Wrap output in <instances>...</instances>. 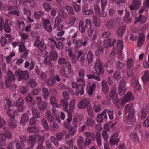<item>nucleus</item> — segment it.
<instances>
[{"mask_svg": "<svg viewBox=\"0 0 149 149\" xmlns=\"http://www.w3.org/2000/svg\"><path fill=\"white\" fill-rule=\"evenodd\" d=\"M50 57L53 60H56L58 58V55L55 51L52 52L50 53Z\"/></svg>", "mask_w": 149, "mask_h": 149, "instance_id": "052dcab7", "label": "nucleus"}, {"mask_svg": "<svg viewBox=\"0 0 149 149\" xmlns=\"http://www.w3.org/2000/svg\"><path fill=\"white\" fill-rule=\"evenodd\" d=\"M124 66V64L123 63L118 61L117 62L116 65V67L118 70L122 68Z\"/></svg>", "mask_w": 149, "mask_h": 149, "instance_id": "e2e57ef3", "label": "nucleus"}, {"mask_svg": "<svg viewBox=\"0 0 149 149\" xmlns=\"http://www.w3.org/2000/svg\"><path fill=\"white\" fill-rule=\"evenodd\" d=\"M50 102L54 106L56 107H60L61 105L58 104L57 102V101L55 97L52 96L50 97Z\"/></svg>", "mask_w": 149, "mask_h": 149, "instance_id": "cd10ccee", "label": "nucleus"}, {"mask_svg": "<svg viewBox=\"0 0 149 149\" xmlns=\"http://www.w3.org/2000/svg\"><path fill=\"white\" fill-rule=\"evenodd\" d=\"M15 74L16 76L18 77V81H21L22 79H27L29 77V74L27 71H23L21 70L16 71Z\"/></svg>", "mask_w": 149, "mask_h": 149, "instance_id": "f257e3e1", "label": "nucleus"}, {"mask_svg": "<svg viewBox=\"0 0 149 149\" xmlns=\"http://www.w3.org/2000/svg\"><path fill=\"white\" fill-rule=\"evenodd\" d=\"M84 135L86 137H90L92 141L94 140L95 134L94 133H91L89 132H85L84 133Z\"/></svg>", "mask_w": 149, "mask_h": 149, "instance_id": "79ce46f5", "label": "nucleus"}, {"mask_svg": "<svg viewBox=\"0 0 149 149\" xmlns=\"http://www.w3.org/2000/svg\"><path fill=\"white\" fill-rule=\"evenodd\" d=\"M118 133L116 132L113 134L109 140V143L111 145H117L120 141V139L118 138Z\"/></svg>", "mask_w": 149, "mask_h": 149, "instance_id": "423d86ee", "label": "nucleus"}, {"mask_svg": "<svg viewBox=\"0 0 149 149\" xmlns=\"http://www.w3.org/2000/svg\"><path fill=\"white\" fill-rule=\"evenodd\" d=\"M24 104V101L22 97H20L17 100L16 104L17 106H22Z\"/></svg>", "mask_w": 149, "mask_h": 149, "instance_id": "774afa93", "label": "nucleus"}, {"mask_svg": "<svg viewBox=\"0 0 149 149\" xmlns=\"http://www.w3.org/2000/svg\"><path fill=\"white\" fill-rule=\"evenodd\" d=\"M93 55L91 51H89L87 55V59L89 63H91L93 60Z\"/></svg>", "mask_w": 149, "mask_h": 149, "instance_id": "6e6d98bb", "label": "nucleus"}, {"mask_svg": "<svg viewBox=\"0 0 149 149\" xmlns=\"http://www.w3.org/2000/svg\"><path fill=\"white\" fill-rule=\"evenodd\" d=\"M36 135V143L38 141H40L41 143H43L45 141L44 137L39 135Z\"/></svg>", "mask_w": 149, "mask_h": 149, "instance_id": "3c124183", "label": "nucleus"}, {"mask_svg": "<svg viewBox=\"0 0 149 149\" xmlns=\"http://www.w3.org/2000/svg\"><path fill=\"white\" fill-rule=\"evenodd\" d=\"M28 132L30 133H38V129L35 127H30L27 128Z\"/></svg>", "mask_w": 149, "mask_h": 149, "instance_id": "37998d69", "label": "nucleus"}, {"mask_svg": "<svg viewBox=\"0 0 149 149\" xmlns=\"http://www.w3.org/2000/svg\"><path fill=\"white\" fill-rule=\"evenodd\" d=\"M29 120L28 115L26 113L23 114L21 116L20 123L21 125H25Z\"/></svg>", "mask_w": 149, "mask_h": 149, "instance_id": "a211bd4d", "label": "nucleus"}, {"mask_svg": "<svg viewBox=\"0 0 149 149\" xmlns=\"http://www.w3.org/2000/svg\"><path fill=\"white\" fill-rule=\"evenodd\" d=\"M77 18L74 16L70 17L69 19L68 22L65 26V29H67L74 26L76 22Z\"/></svg>", "mask_w": 149, "mask_h": 149, "instance_id": "9d476101", "label": "nucleus"}, {"mask_svg": "<svg viewBox=\"0 0 149 149\" xmlns=\"http://www.w3.org/2000/svg\"><path fill=\"white\" fill-rule=\"evenodd\" d=\"M80 88H77L74 93L75 95H78L79 93H80L81 95H82L83 94L84 90L83 86L80 84Z\"/></svg>", "mask_w": 149, "mask_h": 149, "instance_id": "a19ab883", "label": "nucleus"}, {"mask_svg": "<svg viewBox=\"0 0 149 149\" xmlns=\"http://www.w3.org/2000/svg\"><path fill=\"white\" fill-rule=\"evenodd\" d=\"M116 24V23L113 20L108 19L105 22V25L108 29L111 30L115 28Z\"/></svg>", "mask_w": 149, "mask_h": 149, "instance_id": "6e6552de", "label": "nucleus"}, {"mask_svg": "<svg viewBox=\"0 0 149 149\" xmlns=\"http://www.w3.org/2000/svg\"><path fill=\"white\" fill-rule=\"evenodd\" d=\"M41 123L45 130H48L49 127L48 122L45 118H43L42 120Z\"/></svg>", "mask_w": 149, "mask_h": 149, "instance_id": "58836bf2", "label": "nucleus"}, {"mask_svg": "<svg viewBox=\"0 0 149 149\" xmlns=\"http://www.w3.org/2000/svg\"><path fill=\"white\" fill-rule=\"evenodd\" d=\"M8 123L9 125L11 128H14L17 127V122L15 119L14 116H11Z\"/></svg>", "mask_w": 149, "mask_h": 149, "instance_id": "2eb2a0df", "label": "nucleus"}, {"mask_svg": "<svg viewBox=\"0 0 149 149\" xmlns=\"http://www.w3.org/2000/svg\"><path fill=\"white\" fill-rule=\"evenodd\" d=\"M53 77L52 76H51L49 79L46 82L47 84L49 86H52L55 83V81L54 80Z\"/></svg>", "mask_w": 149, "mask_h": 149, "instance_id": "864d4df0", "label": "nucleus"}, {"mask_svg": "<svg viewBox=\"0 0 149 149\" xmlns=\"http://www.w3.org/2000/svg\"><path fill=\"white\" fill-rule=\"evenodd\" d=\"M141 2L139 0H134L132 6L131 5V10L136 9L139 7Z\"/></svg>", "mask_w": 149, "mask_h": 149, "instance_id": "4be33fe9", "label": "nucleus"}, {"mask_svg": "<svg viewBox=\"0 0 149 149\" xmlns=\"http://www.w3.org/2000/svg\"><path fill=\"white\" fill-rule=\"evenodd\" d=\"M43 14V12L41 11L36 12L34 13V16L36 18L38 19Z\"/></svg>", "mask_w": 149, "mask_h": 149, "instance_id": "338daca9", "label": "nucleus"}, {"mask_svg": "<svg viewBox=\"0 0 149 149\" xmlns=\"http://www.w3.org/2000/svg\"><path fill=\"white\" fill-rule=\"evenodd\" d=\"M95 67L96 70V74L98 75L103 74L104 71L102 68V63L99 59H96L95 62Z\"/></svg>", "mask_w": 149, "mask_h": 149, "instance_id": "f03ea898", "label": "nucleus"}, {"mask_svg": "<svg viewBox=\"0 0 149 149\" xmlns=\"http://www.w3.org/2000/svg\"><path fill=\"white\" fill-rule=\"evenodd\" d=\"M75 141L74 138H71L70 140L67 141L66 144L70 149L72 148L73 147V143Z\"/></svg>", "mask_w": 149, "mask_h": 149, "instance_id": "49530a36", "label": "nucleus"}, {"mask_svg": "<svg viewBox=\"0 0 149 149\" xmlns=\"http://www.w3.org/2000/svg\"><path fill=\"white\" fill-rule=\"evenodd\" d=\"M43 6L44 9L47 11H49L51 9V6L47 3H45L43 4Z\"/></svg>", "mask_w": 149, "mask_h": 149, "instance_id": "69168bd1", "label": "nucleus"}, {"mask_svg": "<svg viewBox=\"0 0 149 149\" xmlns=\"http://www.w3.org/2000/svg\"><path fill=\"white\" fill-rule=\"evenodd\" d=\"M102 90L104 94H107L109 91V88L105 80H103L102 83Z\"/></svg>", "mask_w": 149, "mask_h": 149, "instance_id": "c756f323", "label": "nucleus"}, {"mask_svg": "<svg viewBox=\"0 0 149 149\" xmlns=\"http://www.w3.org/2000/svg\"><path fill=\"white\" fill-rule=\"evenodd\" d=\"M113 111L112 110H110L108 109H105L103 112L101 113V114H104L106 112L108 113L109 118L112 120L113 118Z\"/></svg>", "mask_w": 149, "mask_h": 149, "instance_id": "7c9ffc66", "label": "nucleus"}, {"mask_svg": "<svg viewBox=\"0 0 149 149\" xmlns=\"http://www.w3.org/2000/svg\"><path fill=\"white\" fill-rule=\"evenodd\" d=\"M31 111L33 117L34 118L37 119L40 118V114L36 109L33 108L31 109Z\"/></svg>", "mask_w": 149, "mask_h": 149, "instance_id": "5701e85b", "label": "nucleus"}, {"mask_svg": "<svg viewBox=\"0 0 149 149\" xmlns=\"http://www.w3.org/2000/svg\"><path fill=\"white\" fill-rule=\"evenodd\" d=\"M68 100L64 99H62L60 101V104L63 106L64 109L66 111V110L69 104Z\"/></svg>", "mask_w": 149, "mask_h": 149, "instance_id": "c9c22d12", "label": "nucleus"}, {"mask_svg": "<svg viewBox=\"0 0 149 149\" xmlns=\"http://www.w3.org/2000/svg\"><path fill=\"white\" fill-rule=\"evenodd\" d=\"M18 45L19 47V51L20 52L22 53L26 51V48L24 47V43L19 42L18 43Z\"/></svg>", "mask_w": 149, "mask_h": 149, "instance_id": "8fccbe9b", "label": "nucleus"}, {"mask_svg": "<svg viewBox=\"0 0 149 149\" xmlns=\"http://www.w3.org/2000/svg\"><path fill=\"white\" fill-rule=\"evenodd\" d=\"M47 105V103L45 102H42L38 103V107L39 110H45L46 109Z\"/></svg>", "mask_w": 149, "mask_h": 149, "instance_id": "412c9836", "label": "nucleus"}, {"mask_svg": "<svg viewBox=\"0 0 149 149\" xmlns=\"http://www.w3.org/2000/svg\"><path fill=\"white\" fill-rule=\"evenodd\" d=\"M4 106L5 109H8L11 105V102L9 98L8 97L5 98L4 100Z\"/></svg>", "mask_w": 149, "mask_h": 149, "instance_id": "f704fd0d", "label": "nucleus"}, {"mask_svg": "<svg viewBox=\"0 0 149 149\" xmlns=\"http://www.w3.org/2000/svg\"><path fill=\"white\" fill-rule=\"evenodd\" d=\"M49 93L47 88H44L43 89L42 95L43 98L45 99H47L49 97Z\"/></svg>", "mask_w": 149, "mask_h": 149, "instance_id": "4c0bfd02", "label": "nucleus"}, {"mask_svg": "<svg viewBox=\"0 0 149 149\" xmlns=\"http://www.w3.org/2000/svg\"><path fill=\"white\" fill-rule=\"evenodd\" d=\"M28 141L35 143L36 142V135H31L29 136Z\"/></svg>", "mask_w": 149, "mask_h": 149, "instance_id": "bf43d9fd", "label": "nucleus"}, {"mask_svg": "<svg viewBox=\"0 0 149 149\" xmlns=\"http://www.w3.org/2000/svg\"><path fill=\"white\" fill-rule=\"evenodd\" d=\"M126 27L122 23H118L117 25L116 34L119 36H121L123 34Z\"/></svg>", "mask_w": 149, "mask_h": 149, "instance_id": "20e7f679", "label": "nucleus"}, {"mask_svg": "<svg viewBox=\"0 0 149 149\" xmlns=\"http://www.w3.org/2000/svg\"><path fill=\"white\" fill-rule=\"evenodd\" d=\"M96 87L95 83H93L92 86H90L88 89V93L90 96H91L93 94V91Z\"/></svg>", "mask_w": 149, "mask_h": 149, "instance_id": "473e14b6", "label": "nucleus"}, {"mask_svg": "<svg viewBox=\"0 0 149 149\" xmlns=\"http://www.w3.org/2000/svg\"><path fill=\"white\" fill-rule=\"evenodd\" d=\"M132 73H131V79H132V82L134 86V89L135 91H138L141 88V86L139 83L135 80L136 73L135 72L133 71L132 70Z\"/></svg>", "mask_w": 149, "mask_h": 149, "instance_id": "7ed1b4c3", "label": "nucleus"}, {"mask_svg": "<svg viewBox=\"0 0 149 149\" xmlns=\"http://www.w3.org/2000/svg\"><path fill=\"white\" fill-rule=\"evenodd\" d=\"M110 95L112 98L113 102H116V100L118 99V94L116 91L114 90L111 91Z\"/></svg>", "mask_w": 149, "mask_h": 149, "instance_id": "72a5a7b5", "label": "nucleus"}, {"mask_svg": "<svg viewBox=\"0 0 149 149\" xmlns=\"http://www.w3.org/2000/svg\"><path fill=\"white\" fill-rule=\"evenodd\" d=\"M89 102V99L85 98L81 101L78 104V108L79 109H84L88 106Z\"/></svg>", "mask_w": 149, "mask_h": 149, "instance_id": "0eeeda50", "label": "nucleus"}, {"mask_svg": "<svg viewBox=\"0 0 149 149\" xmlns=\"http://www.w3.org/2000/svg\"><path fill=\"white\" fill-rule=\"evenodd\" d=\"M3 132L4 134L6 136V138H10L12 136L11 133L6 127H4L3 129Z\"/></svg>", "mask_w": 149, "mask_h": 149, "instance_id": "c03bdc74", "label": "nucleus"}, {"mask_svg": "<svg viewBox=\"0 0 149 149\" xmlns=\"http://www.w3.org/2000/svg\"><path fill=\"white\" fill-rule=\"evenodd\" d=\"M63 96L64 98L63 99L66 100H68L70 98V95L67 91H64L63 93Z\"/></svg>", "mask_w": 149, "mask_h": 149, "instance_id": "4d7b16f0", "label": "nucleus"}, {"mask_svg": "<svg viewBox=\"0 0 149 149\" xmlns=\"http://www.w3.org/2000/svg\"><path fill=\"white\" fill-rule=\"evenodd\" d=\"M86 125L90 127H92L95 124L94 120L91 118H88L86 122Z\"/></svg>", "mask_w": 149, "mask_h": 149, "instance_id": "e433bc0d", "label": "nucleus"}, {"mask_svg": "<svg viewBox=\"0 0 149 149\" xmlns=\"http://www.w3.org/2000/svg\"><path fill=\"white\" fill-rule=\"evenodd\" d=\"M141 78L144 83H146L149 81V70L145 72Z\"/></svg>", "mask_w": 149, "mask_h": 149, "instance_id": "393cba45", "label": "nucleus"}, {"mask_svg": "<svg viewBox=\"0 0 149 149\" xmlns=\"http://www.w3.org/2000/svg\"><path fill=\"white\" fill-rule=\"evenodd\" d=\"M88 34L89 36L91 37L93 40L96 39L97 34L96 31H94V28L92 26H90L87 31Z\"/></svg>", "mask_w": 149, "mask_h": 149, "instance_id": "1a4fd4ad", "label": "nucleus"}, {"mask_svg": "<svg viewBox=\"0 0 149 149\" xmlns=\"http://www.w3.org/2000/svg\"><path fill=\"white\" fill-rule=\"evenodd\" d=\"M61 21V19L60 17H57L55 20V24L54 26V28H55L59 26Z\"/></svg>", "mask_w": 149, "mask_h": 149, "instance_id": "de8ad7c7", "label": "nucleus"}, {"mask_svg": "<svg viewBox=\"0 0 149 149\" xmlns=\"http://www.w3.org/2000/svg\"><path fill=\"white\" fill-rule=\"evenodd\" d=\"M116 40L114 39L112 42L110 38L105 40L104 41V46L107 48L113 46L115 44Z\"/></svg>", "mask_w": 149, "mask_h": 149, "instance_id": "dca6fc26", "label": "nucleus"}, {"mask_svg": "<svg viewBox=\"0 0 149 149\" xmlns=\"http://www.w3.org/2000/svg\"><path fill=\"white\" fill-rule=\"evenodd\" d=\"M117 45L118 54L121 55L122 54L121 52L123 49V42L121 40H118L117 42Z\"/></svg>", "mask_w": 149, "mask_h": 149, "instance_id": "bb28decb", "label": "nucleus"}, {"mask_svg": "<svg viewBox=\"0 0 149 149\" xmlns=\"http://www.w3.org/2000/svg\"><path fill=\"white\" fill-rule=\"evenodd\" d=\"M46 118L49 122H53L54 119L52 116L50 111L47 110L46 111L45 114Z\"/></svg>", "mask_w": 149, "mask_h": 149, "instance_id": "a878e982", "label": "nucleus"}, {"mask_svg": "<svg viewBox=\"0 0 149 149\" xmlns=\"http://www.w3.org/2000/svg\"><path fill=\"white\" fill-rule=\"evenodd\" d=\"M124 20L126 22H130V13L129 12L126 11L125 15L124 17Z\"/></svg>", "mask_w": 149, "mask_h": 149, "instance_id": "680f3d73", "label": "nucleus"}, {"mask_svg": "<svg viewBox=\"0 0 149 149\" xmlns=\"http://www.w3.org/2000/svg\"><path fill=\"white\" fill-rule=\"evenodd\" d=\"M82 40H81L74 39L73 41V43L75 44V46L77 48H80L82 46Z\"/></svg>", "mask_w": 149, "mask_h": 149, "instance_id": "ea45409f", "label": "nucleus"}, {"mask_svg": "<svg viewBox=\"0 0 149 149\" xmlns=\"http://www.w3.org/2000/svg\"><path fill=\"white\" fill-rule=\"evenodd\" d=\"M125 113L126 114L128 113V115L126 118V121L128 124L130 122V104H128L126 105L125 107Z\"/></svg>", "mask_w": 149, "mask_h": 149, "instance_id": "4468645a", "label": "nucleus"}, {"mask_svg": "<svg viewBox=\"0 0 149 149\" xmlns=\"http://www.w3.org/2000/svg\"><path fill=\"white\" fill-rule=\"evenodd\" d=\"M92 19L93 23L96 27H99L100 26V19L97 17L93 16L92 17Z\"/></svg>", "mask_w": 149, "mask_h": 149, "instance_id": "b1692460", "label": "nucleus"}, {"mask_svg": "<svg viewBox=\"0 0 149 149\" xmlns=\"http://www.w3.org/2000/svg\"><path fill=\"white\" fill-rule=\"evenodd\" d=\"M96 139L98 145L99 146H101V134L99 132H97L96 134Z\"/></svg>", "mask_w": 149, "mask_h": 149, "instance_id": "a18cd8bd", "label": "nucleus"}, {"mask_svg": "<svg viewBox=\"0 0 149 149\" xmlns=\"http://www.w3.org/2000/svg\"><path fill=\"white\" fill-rule=\"evenodd\" d=\"M8 76L6 78H8L10 79H15V77L14 74L10 71L8 70L7 72Z\"/></svg>", "mask_w": 149, "mask_h": 149, "instance_id": "0e129e2a", "label": "nucleus"}, {"mask_svg": "<svg viewBox=\"0 0 149 149\" xmlns=\"http://www.w3.org/2000/svg\"><path fill=\"white\" fill-rule=\"evenodd\" d=\"M65 8L70 15H72L74 14V11L71 6H65Z\"/></svg>", "mask_w": 149, "mask_h": 149, "instance_id": "603ef678", "label": "nucleus"}, {"mask_svg": "<svg viewBox=\"0 0 149 149\" xmlns=\"http://www.w3.org/2000/svg\"><path fill=\"white\" fill-rule=\"evenodd\" d=\"M42 25L45 29L48 32L52 31L51 21L47 19H43Z\"/></svg>", "mask_w": 149, "mask_h": 149, "instance_id": "39448f33", "label": "nucleus"}, {"mask_svg": "<svg viewBox=\"0 0 149 149\" xmlns=\"http://www.w3.org/2000/svg\"><path fill=\"white\" fill-rule=\"evenodd\" d=\"M147 116V113L146 110L143 108H142L138 113V118L141 120H143L146 118Z\"/></svg>", "mask_w": 149, "mask_h": 149, "instance_id": "f3484780", "label": "nucleus"}, {"mask_svg": "<svg viewBox=\"0 0 149 149\" xmlns=\"http://www.w3.org/2000/svg\"><path fill=\"white\" fill-rule=\"evenodd\" d=\"M125 84L124 81H121L118 89V91L120 95H123L125 93L126 89L125 86Z\"/></svg>", "mask_w": 149, "mask_h": 149, "instance_id": "9b49d317", "label": "nucleus"}, {"mask_svg": "<svg viewBox=\"0 0 149 149\" xmlns=\"http://www.w3.org/2000/svg\"><path fill=\"white\" fill-rule=\"evenodd\" d=\"M75 102L76 101L74 99H72L71 100L69 104V109L66 110V112H67L68 111H69V112L72 113L73 112L75 107Z\"/></svg>", "mask_w": 149, "mask_h": 149, "instance_id": "6ab92c4d", "label": "nucleus"}, {"mask_svg": "<svg viewBox=\"0 0 149 149\" xmlns=\"http://www.w3.org/2000/svg\"><path fill=\"white\" fill-rule=\"evenodd\" d=\"M85 28L84 22L82 20L80 21L79 24V31L82 33H84L85 31Z\"/></svg>", "mask_w": 149, "mask_h": 149, "instance_id": "2f4dec72", "label": "nucleus"}, {"mask_svg": "<svg viewBox=\"0 0 149 149\" xmlns=\"http://www.w3.org/2000/svg\"><path fill=\"white\" fill-rule=\"evenodd\" d=\"M28 85L32 88H34L36 87L37 84L35 82L34 79H31L29 80L28 82Z\"/></svg>", "mask_w": 149, "mask_h": 149, "instance_id": "5fc2aeb1", "label": "nucleus"}, {"mask_svg": "<svg viewBox=\"0 0 149 149\" xmlns=\"http://www.w3.org/2000/svg\"><path fill=\"white\" fill-rule=\"evenodd\" d=\"M130 99V93H127L125 95L124 97L123 98L122 101L123 102H128Z\"/></svg>", "mask_w": 149, "mask_h": 149, "instance_id": "09e8293b", "label": "nucleus"}, {"mask_svg": "<svg viewBox=\"0 0 149 149\" xmlns=\"http://www.w3.org/2000/svg\"><path fill=\"white\" fill-rule=\"evenodd\" d=\"M146 19L147 18L146 16H142V15L140 14L135 21L134 23L136 24L140 22L141 24H143L146 22Z\"/></svg>", "mask_w": 149, "mask_h": 149, "instance_id": "aec40b11", "label": "nucleus"}, {"mask_svg": "<svg viewBox=\"0 0 149 149\" xmlns=\"http://www.w3.org/2000/svg\"><path fill=\"white\" fill-rule=\"evenodd\" d=\"M145 35L143 32H141L139 33V37L137 43V46L139 47H141L145 42Z\"/></svg>", "mask_w": 149, "mask_h": 149, "instance_id": "f8f14e48", "label": "nucleus"}, {"mask_svg": "<svg viewBox=\"0 0 149 149\" xmlns=\"http://www.w3.org/2000/svg\"><path fill=\"white\" fill-rule=\"evenodd\" d=\"M56 48L58 50H62L63 48V43L61 42H58L57 43H56L55 44Z\"/></svg>", "mask_w": 149, "mask_h": 149, "instance_id": "13d9d810", "label": "nucleus"}, {"mask_svg": "<svg viewBox=\"0 0 149 149\" xmlns=\"http://www.w3.org/2000/svg\"><path fill=\"white\" fill-rule=\"evenodd\" d=\"M93 104V109L94 111L97 112H99L101 109L102 106L101 105L96 102H94Z\"/></svg>", "mask_w": 149, "mask_h": 149, "instance_id": "c85d7f7f", "label": "nucleus"}, {"mask_svg": "<svg viewBox=\"0 0 149 149\" xmlns=\"http://www.w3.org/2000/svg\"><path fill=\"white\" fill-rule=\"evenodd\" d=\"M17 7L9 6L8 9L10 12L9 13L13 15H16L17 17L19 16L20 13L19 11L17 10Z\"/></svg>", "mask_w": 149, "mask_h": 149, "instance_id": "ddd939ff", "label": "nucleus"}]
</instances>
